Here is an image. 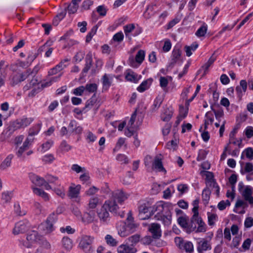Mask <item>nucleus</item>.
I'll return each instance as SVG.
<instances>
[{"mask_svg":"<svg viewBox=\"0 0 253 253\" xmlns=\"http://www.w3.org/2000/svg\"><path fill=\"white\" fill-rule=\"evenodd\" d=\"M56 220V216L55 213H51L47 217L46 221L41 225V230L43 231L45 234L50 233L54 229L53 224Z\"/></svg>","mask_w":253,"mask_h":253,"instance_id":"obj_4","label":"nucleus"},{"mask_svg":"<svg viewBox=\"0 0 253 253\" xmlns=\"http://www.w3.org/2000/svg\"><path fill=\"white\" fill-rule=\"evenodd\" d=\"M93 106L96 108H98V105H97V104H95V99L94 98H91L86 102L85 107L91 108Z\"/></svg>","mask_w":253,"mask_h":253,"instance_id":"obj_62","label":"nucleus"},{"mask_svg":"<svg viewBox=\"0 0 253 253\" xmlns=\"http://www.w3.org/2000/svg\"><path fill=\"white\" fill-rule=\"evenodd\" d=\"M178 224L183 228H187L188 219L186 217L180 216L177 219Z\"/></svg>","mask_w":253,"mask_h":253,"instance_id":"obj_50","label":"nucleus"},{"mask_svg":"<svg viewBox=\"0 0 253 253\" xmlns=\"http://www.w3.org/2000/svg\"><path fill=\"white\" fill-rule=\"evenodd\" d=\"M163 99L161 97L158 96L154 100L153 105L151 106V110L152 112H156L160 107Z\"/></svg>","mask_w":253,"mask_h":253,"instance_id":"obj_35","label":"nucleus"},{"mask_svg":"<svg viewBox=\"0 0 253 253\" xmlns=\"http://www.w3.org/2000/svg\"><path fill=\"white\" fill-rule=\"evenodd\" d=\"M211 190L209 188H205L202 193V198L203 200L208 201L210 199Z\"/></svg>","mask_w":253,"mask_h":253,"instance_id":"obj_63","label":"nucleus"},{"mask_svg":"<svg viewBox=\"0 0 253 253\" xmlns=\"http://www.w3.org/2000/svg\"><path fill=\"white\" fill-rule=\"evenodd\" d=\"M214 121V118L212 114L208 112L206 114V120L205 122V128H207L209 125H211Z\"/></svg>","mask_w":253,"mask_h":253,"instance_id":"obj_44","label":"nucleus"},{"mask_svg":"<svg viewBox=\"0 0 253 253\" xmlns=\"http://www.w3.org/2000/svg\"><path fill=\"white\" fill-rule=\"evenodd\" d=\"M94 239V237L91 236H83L79 243V247L86 253H91L93 251L92 244Z\"/></svg>","mask_w":253,"mask_h":253,"instance_id":"obj_2","label":"nucleus"},{"mask_svg":"<svg viewBox=\"0 0 253 253\" xmlns=\"http://www.w3.org/2000/svg\"><path fill=\"white\" fill-rule=\"evenodd\" d=\"M151 216L149 207L145 204L141 205L139 207L138 217L141 220L148 219Z\"/></svg>","mask_w":253,"mask_h":253,"instance_id":"obj_13","label":"nucleus"},{"mask_svg":"<svg viewBox=\"0 0 253 253\" xmlns=\"http://www.w3.org/2000/svg\"><path fill=\"white\" fill-rule=\"evenodd\" d=\"M96 136L91 132L88 131L86 133V140L88 143H93L96 139Z\"/></svg>","mask_w":253,"mask_h":253,"instance_id":"obj_58","label":"nucleus"},{"mask_svg":"<svg viewBox=\"0 0 253 253\" xmlns=\"http://www.w3.org/2000/svg\"><path fill=\"white\" fill-rule=\"evenodd\" d=\"M29 228V223L25 221H20L16 223L13 229V233L14 235L24 233L27 231Z\"/></svg>","mask_w":253,"mask_h":253,"instance_id":"obj_7","label":"nucleus"},{"mask_svg":"<svg viewBox=\"0 0 253 253\" xmlns=\"http://www.w3.org/2000/svg\"><path fill=\"white\" fill-rule=\"evenodd\" d=\"M28 77L26 72L22 73H13L10 78V84L12 85H15L19 83L24 81Z\"/></svg>","mask_w":253,"mask_h":253,"instance_id":"obj_12","label":"nucleus"},{"mask_svg":"<svg viewBox=\"0 0 253 253\" xmlns=\"http://www.w3.org/2000/svg\"><path fill=\"white\" fill-rule=\"evenodd\" d=\"M60 149L62 152H67L72 149V147L66 141H63L61 143Z\"/></svg>","mask_w":253,"mask_h":253,"instance_id":"obj_52","label":"nucleus"},{"mask_svg":"<svg viewBox=\"0 0 253 253\" xmlns=\"http://www.w3.org/2000/svg\"><path fill=\"white\" fill-rule=\"evenodd\" d=\"M173 115V110L171 108H164L161 115V120L164 122L169 121Z\"/></svg>","mask_w":253,"mask_h":253,"instance_id":"obj_25","label":"nucleus"},{"mask_svg":"<svg viewBox=\"0 0 253 253\" xmlns=\"http://www.w3.org/2000/svg\"><path fill=\"white\" fill-rule=\"evenodd\" d=\"M217 215L214 213L208 214V222L210 225H213L214 224L215 221L217 220Z\"/></svg>","mask_w":253,"mask_h":253,"instance_id":"obj_55","label":"nucleus"},{"mask_svg":"<svg viewBox=\"0 0 253 253\" xmlns=\"http://www.w3.org/2000/svg\"><path fill=\"white\" fill-rule=\"evenodd\" d=\"M135 28V26L133 24H130L127 25H126L124 27V32L126 37H128L129 40H131V37L130 36V33L132 32Z\"/></svg>","mask_w":253,"mask_h":253,"instance_id":"obj_43","label":"nucleus"},{"mask_svg":"<svg viewBox=\"0 0 253 253\" xmlns=\"http://www.w3.org/2000/svg\"><path fill=\"white\" fill-rule=\"evenodd\" d=\"M162 160L163 157L161 155H157L153 160L152 169L156 172H162L165 174L167 171L163 167Z\"/></svg>","mask_w":253,"mask_h":253,"instance_id":"obj_6","label":"nucleus"},{"mask_svg":"<svg viewBox=\"0 0 253 253\" xmlns=\"http://www.w3.org/2000/svg\"><path fill=\"white\" fill-rule=\"evenodd\" d=\"M101 203V201L98 197L93 196L89 199L87 205V208L88 210H93Z\"/></svg>","mask_w":253,"mask_h":253,"instance_id":"obj_23","label":"nucleus"},{"mask_svg":"<svg viewBox=\"0 0 253 253\" xmlns=\"http://www.w3.org/2000/svg\"><path fill=\"white\" fill-rule=\"evenodd\" d=\"M208 31V26L206 24H203L202 26L198 29L195 35L198 37H202L205 36Z\"/></svg>","mask_w":253,"mask_h":253,"instance_id":"obj_38","label":"nucleus"},{"mask_svg":"<svg viewBox=\"0 0 253 253\" xmlns=\"http://www.w3.org/2000/svg\"><path fill=\"white\" fill-rule=\"evenodd\" d=\"M216 59V56L213 54L210 58L207 63H206L203 66L202 69L204 70V74H206L208 71L209 67L213 64Z\"/></svg>","mask_w":253,"mask_h":253,"instance_id":"obj_36","label":"nucleus"},{"mask_svg":"<svg viewBox=\"0 0 253 253\" xmlns=\"http://www.w3.org/2000/svg\"><path fill=\"white\" fill-rule=\"evenodd\" d=\"M191 220L192 222L198 224V227L196 230V232H204L206 231V225L198 215H193Z\"/></svg>","mask_w":253,"mask_h":253,"instance_id":"obj_14","label":"nucleus"},{"mask_svg":"<svg viewBox=\"0 0 253 253\" xmlns=\"http://www.w3.org/2000/svg\"><path fill=\"white\" fill-rule=\"evenodd\" d=\"M125 141H126V139L125 138H122V137L118 139V140L116 143V146L114 149V151L119 150L120 149V148L124 144H125Z\"/></svg>","mask_w":253,"mask_h":253,"instance_id":"obj_59","label":"nucleus"},{"mask_svg":"<svg viewBox=\"0 0 253 253\" xmlns=\"http://www.w3.org/2000/svg\"><path fill=\"white\" fill-rule=\"evenodd\" d=\"M81 189V186L80 185L71 183L69 187L68 196L71 198H78L80 195Z\"/></svg>","mask_w":253,"mask_h":253,"instance_id":"obj_17","label":"nucleus"},{"mask_svg":"<svg viewBox=\"0 0 253 253\" xmlns=\"http://www.w3.org/2000/svg\"><path fill=\"white\" fill-rule=\"evenodd\" d=\"M148 230L154 239H159L162 236L161 225L157 223H153L149 225Z\"/></svg>","mask_w":253,"mask_h":253,"instance_id":"obj_9","label":"nucleus"},{"mask_svg":"<svg viewBox=\"0 0 253 253\" xmlns=\"http://www.w3.org/2000/svg\"><path fill=\"white\" fill-rule=\"evenodd\" d=\"M32 189L35 194L41 197L44 201H47L49 200V196L48 194L45 192L42 189L35 187H33Z\"/></svg>","mask_w":253,"mask_h":253,"instance_id":"obj_27","label":"nucleus"},{"mask_svg":"<svg viewBox=\"0 0 253 253\" xmlns=\"http://www.w3.org/2000/svg\"><path fill=\"white\" fill-rule=\"evenodd\" d=\"M30 179L33 184L37 186H41L45 184V180L39 176L33 173L30 175Z\"/></svg>","mask_w":253,"mask_h":253,"instance_id":"obj_24","label":"nucleus"},{"mask_svg":"<svg viewBox=\"0 0 253 253\" xmlns=\"http://www.w3.org/2000/svg\"><path fill=\"white\" fill-rule=\"evenodd\" d=\"M247 88V83L245 80H241L240 82V85L237 86L236 88V91L237 92L239 96H241L243 93L246 91Z\"/></svg>","mask_w":253,"mask_h":253,"instance_id":"obj_29","label":"nucleus"},{"mask_svg":"<svg viewBox=\"0 0 253 253\" xmlns=\"http://www.w3.org/2000/svg\"><path fill=\"white\" fill-rule=\"evenodd\" d=\"M42 237L35 231L30 232L27 236L26 240L24 242L23 245L27 248H31L37 244H40Z\"/></svg>","mask_w":253,"mask_h":253,"instance_id":"obj_3","label":"nucleus"},{"mask_svg":"<svg viewBox=\"0 0 253 253\" xmlns=\"http://www.w3.org/2000/svg\"><path fill=\"white\" fill-rule=\"evenodd\" d=\"M155 213L154 218L156 220H161L166 225H169L171 221V213L169 207L161 203L154 206L152 211Z\"/></svg>","mask_w":253,"mask_h":253,"instance_id":"obj_1","label":"nucleus"},{"mask_svg":"<svg viewBox=\"0 0 253 253\" xmlns=\"http://www.w3.org/2000/svg\"><path fill=\"white\" fill-rule=\"evenodd\" d=\"M152 81L153 80L152 79H149L145 81H143L137 87V90L140 92L144 91L150 87L152 83Z\"/></svg>","mask_w":253,"mask_h":253,"instance_id":"obj_32","label":"nucleus"},{"mask_svg":"<svg viewBox=\"0 0 253 253\" xmlns=\"http://www.w3.org/2000/svg\"><path fill=\"white\" fill-rule=\"evenodd\" d=\"M97 217L101 223H107L110 219V216L107 210L103 206L97 211Z\"/></svg>","mask_w":253,"mask_h":253,"instance_id":"obj_8","label":"nucleus"},{"mask_svg":"<svg viewBox=\"0 0 253 253\" xmlns=\"http://www.w3.org/2000/svg\"><path fill=\"white\" fill-rule=\"evenodd\" d=\"M140 236L138 234H135L131 236L127 239L128 243H130L131 245L136 244L139 241Z\"/></svg>","mask_w":253,"mask_h":253,"instance_id":"obj_51","label":"nucleus"},{"mask_svg":"<svg viewBox=\"0 0 253 253\" xmlns=\"http://www.w3.org/2000/svg\"><path fill=\"white\" fill-rule=\"evenodd\" d=\"M117 229L118 234L121 237H126L130 234V232L128 231L126 225L123 222L117 224Z\"/></svg>","mask_w":253,"mask_h":253,"instance_id":"obj_19","label":"nucleus"},{"mask_svg":"<svg viewBox=\"0 0 253 253\" xmlns=\"http://www.w3.org/2000/svg\"><path fill=\"white\" fill-rule=\"evenodd\" d=\"M105 240L106 243L110 246H116L118 243V242L112 236L109 234H108L105 236Z\"/></svg>","mask_w":253,"mask_h":253,"instance_id":"obj_40","label":"nucleus"},{"mask_svg":"<svg viewBox=\"0 0 253 253\" xmlns=\"http://www.w3.org/2000/svg\"><path fill=\"white\" fill-rule=\"evenodd\" d=\"M125 78L127 81L136 83L140 79V76H138L132 71H127L126 73Z\"/></svg>","mask_w":253,"mask_h":253,"instance_id":"obj_28","label":"nucleus"},{"mask_svg":"<svg viewBox=\"0 0 253 253\" xmlns=\"http://www.w3.org/2000/svg\"><path fill=\"white\" fill-rule=\"evenodd\" d=\"M187 113L188 106L184 108V107L180 106L179 108V114L177 118L176 124L178 125L180 122L186 117Z\"/></svg>","mask_w":253,"mask_h":253,"instance_id":"obj_31","label":"nucleus"},{"mask_svg":"<svg viewBox=\"0 0 253 253\" xmlns=\"http://www.w3.org/2000/svg\"><path fill=\"white\" fill-rule=\"evenodd\" d=\"M181 51L178 47H174L171 54V64H175L181 57Z\"/></svg>","mask_w":253,"mask_h":253,"instance_id":"obj_30","label":"nucleus"},{"mask_svg":"<svg viewBox=\"0 0 253 253\" xmlns=\"http://www.w3.org/2000/svg\"><path fill=\"white\" fill-rule=\"evenodd\" d=\"M102 206L111 212L116 214L118 213L119 207L116 204V201L113 198L111 197L110 199L106 201Z\"/></svg>","mask_w":253,"mask_h":253,"instance_id":"obj_11","label":"nucleus"},{"mask_svg":"<svg viewBox=\"0 0 253 253\" xmlns=\"http://www.w3.org/2000/svg\"><path fill=\"white\" fill-rule=\"evenodd\" d=\"M53 144V141L51 140H48L41 145L39 151L44 153L48 150Z\"/></svg>","mask_w":253,"mask_h":253,"instance_id":"obj_34","label":"nucleus"},{"mask_svg":"<svg viewBox=\"0 0 253 253\" xmlns=\"http://www.w3.org/2000/svg\"><path fill=\"white\" fill-rule=\"evenodd\" d=\"M145 58V52L143 50H139L135 58V60L133 57H130L129 58V63L131 67H137L136 62L140 65L143 61Z\"/></svg>","mask_w":253,"mask_h":253,"instance_id":"obj_10","label":"nucleus"},{"mask_svg":"<svg viewBox=\"0 0 253 253\" xmlns=\"http://www.w3.org/2000/svg\"><path fill=\"white\" fill-rule=\"evenodd\" d=\"M29 66V62H26L22 61H17L15 64H12L10 66V69L13 71H16L18 67H21L22 68H26Z\"/></svg>","mask_w":253,"mask_h":253,"instance_id":"obj_33","label":"nucleus"},{"mask_svg":"<svg viewBox=\"0 0 253 253\" xmlns=\"http://www.w3.org/2000/svg\"><path fill=\"white\" fill-rule=\"evenodd\" d=\"M117 160L121 163V164H127L128 162L127 157L124 154H119L117 156Z\"/></svg>","mask_w":253,"mask_h":253,"instance_id":"obj_60","label":"nucleus"},{"mask_svg":"<svg viewBox=\"0 0 253 253\" xmlns=\"http://www.w3.org/2000/svg\"><path fill=\"white\" fill-rule=\"evenodd\" d=\"M117 251L118 253H135L137 250L132 246L122 244L118 247Z\"/></svg>","mask_w":253,"mask_h":253,"instance_id":"obj_21","label":"nucleus"},{"mask_svg":"<svg viewBox=\"0 0 253 253\" xmlns=\"http://www.w3.org/2000/svg\"><path fill=\"white\" fill-rule=\"evenodd\" d=\"M28 148L24 146L23 145H22L21 147H20L18 149V150L16 152V155L17 156L18 158H25V155H24V152H25L27 150H28Z\"/></svg>","mask_w":253,"mask_h":253,"instance_id":"obj_49","label":"nucleus"},{"mask_svg":"<svg viewBox=\"0 0 253 253\" xmlns=\"http://www.w3.org/2000/svg\"><path fill=\"white\" fill-rule=\"evenodd\" d=\"M85 91V87L84 86L82 85L78 87L75 88L73 90V93L77 96H82Z\"/></svg>","mask_w":253,"mask_h":253,"instance_id":"obj_54","label":"nucleus"},{"mask_svg":"<svg viewBox=\"0 0 253 253\" xmlns=\"http://www.w3.org/2000/svg\"><path fill=\"white\" fill-rule=\"evenodd\" d=\"M114 76L111 74H104L102 79L101 81L103 85V89L108 90L111 85Z\"/></svg>","mask_w":253,"mask_h":253,"instance_id":"obj_18","label":"nucleus"},{"mask_svg":"<svg viewBox=\"0 0 253 253\" xmlns=\"http://www.w3.org/2000/svg\"><path fill=\"white\" fill-rule=\"evenodd\" d=\"M253 189L250 187H246L242 192V196L244 199L250 204H253V197L252 196Z\"/></svg>","mask_w":253,"mask_h":253,"instance_id":"obj_22","label":"nucleus"},{"mask_svg":"<svg viewBox=\"0 0 253 253\" xmlns=\"http://www.w3.org/2000/svg\"><path fill=\"white\" fill-rule=\"evenodd\" d=\"M129 196V194L124 192L122 190H118L112 193V198L117 200L118 202L121 203L126 200Z\"/></svg>","mask_w":253,"mask_h":253,"instance_id":"obj_16","label":"nucleus"},{"mask_svg":"<svg viewBox=\"0 0 253 253\" xmlns=\"http://www.w3.org/2000/svg\"><path fill=\"white\" fill-rule=\"evenodd\" d=\"M41 127V124H37L32 127L30 128L29 130V135L34 137V136L37 135L40 131Z\"/></svg>","mask_w":253,"mask_h":253,"instance_id":"obj_39","label":"nucleus"},{"mask_svg":"<svg viewBox=\"0 0 253 253\" xmlns=\"http://www.w3.org/2000/svg\"><path fill=\"white\" fill-rule=\"evenodd\" d=\"M229 205H230V202L227 200L226 201H222L220 202L217 205V207L219 210L222 211V210H224L227 206H229Z\"/></svg>","mask_w":253,"mask_h":253,"instance_id":"obj_61","label":"nucleus"},{"mask_svg":"<svg viewBox=\"0 0 253 253\" xmlns=\"http://www.w3.org/2000/svg\"><path fill=\"white\" fill-rule=\"evenodd\" d=\"M52 190L57 196L61 198H63L65 195L64 188L61 185H59L56 188H53Z\"/></svg>","mask_w":253,"mask_h":253,"instance_id":"obj_46","label":"nucleus"},{"mask_svg":"<svg viewBox=\"0 0 253 253\" xmlns=\"http://www.w3.org/2000/svg\"><path fill=\"white\" fill-rule=\"evenodd\" d=\"M207 185L212 188L214 190L217 195L219 194V187L216 183L212 179H210L207 181Z\"/></svg>","mask_w":253,"mask_h":253,"instance_id":"obj_37","label":"nucleus"},{"mask_svg":"<svg viewBox=\"0 0 253 253\" xmlns=\"http://www.w3.org/2000/svg\"><path fill=\"white\" fill-rule=\"evenodd\" d=\"M198 244V250L200 253L207 250L209 248V244L208 242L204 239L199 242Z\"/></svg>","mask_w":253,"mask_h":253,"instance_id":"obj_41","label":"nucleus"},{"mask_svg":"<svg viewBox=\"0 0 253 253\" xmlns=\"http://www.w3.org/2000/svg\"><path fill=\"white\" fill-rule=\"evenodd\" d=\"M85 87V91L89 93H93L95 92L97 89V85L95 83L87 84Z\"/></svg>","mask_w":253,"mask_h":253,"instance_id":"obj_47","label":"nucleus"},{"mask_svg":"<svg viewBox=\"0 0 253 253\" xmlns=\"http://www.w3.org/2000/svg\"><path fill=\"white\" fill-rule=\"evenodd\" d=\"M11 197V194L8 192H4L2 193L1 199L5 203L9 202Z\"/></svg>","mask_w":253,"mask_h":253,"instance_id":"obj_64","label":"nucleus"},{"mask_svg":"<svg viewBox=\"0 0 253 253\" xmlns=\"http://www.w3.org/2000/svg\"><path fill=\"white\" fill-rule=\"evenodd\" d=\"M81 1V0H72L71 3L68 5L67 8V11L68 13L74 14L75 13L79 7V4Z\"/></svg>","mask_w":253,"mask_h":253,"instance_id":"obj_26","label":"nucleus"},{"mask_svg":"<svg viewBox=\"0 0 253 253\" xmlns=\"http://www.w3.org/2000/svg\"><path fill=\"white\" fill-rule=\"evenodd\" d=\"M33 121V119L31 118L23 117L13 122L10 126L14 130L24 128L29 126L32 123Z\"/></svg>","mask_w":253,"mask_h":253,"instance_id":"obj_5","label":"nucleus"},{"mask_svg":"<svg viewBox=\"0 0 253 253\" xmlns=\"http://www.w3.org/2000/svg\"><path fill=\"white\" fill-rule=\"evenodd\" d=\"M169 79L170 80H171V78L170 77H161L160 78V84L161 87L164 89L165 90L166 88L167 87L168 83H169Z\"/></svg>","mask_w":253,"mask_h":253,"instance_id":"obj_48","label":"nucleus"},{"mask_svg":"<svg viewBox=\"0 0 253 253\" xmlns=\"http://www.w3.org/2000/svg\"><path fill=\"white\" fill-rule=\"evenodd\" d=\"M209 151H206L205 150H199L198 156L197 157V160L198 161H202L205 159L208 154Z\"/></svg>","mask_w":253,"mask_h":253,"instance_id":"obj_56","label":"nucleus"},{"mask_svg":"<svg viewBox=\"0 0 253 253\" xmlns=\"http://www.w3.org/2000/svg\"><path fill=\"white\" fill-rule=\"evenodd\" d=\"M241 207L244 208L247 207V205L246 203V202L245 201H244L243 200H238L235 204L236 210H235L234 211L236 212H238V213H244V211L241 212V211H236L237 208H238L239 207Z\"/></svg>","mask_w":253,"mask_h":253,"instance_id":"obj_53","label":"nucleus"},{"mask_svg":"<svg viewBox=\"0 0 253 253\" xmlns=\"http://www.w3.org/2000/svg\"><path fill=\"white\" fill-rule=\"evenodd\" d=\"M14 158L13 154H9L3 160V161L0 164V169L1 170H7L11 166L12 160Z\"/></svg>","mask_w":253,"mask_h":253,"instance_id":"obj_20","label":"nucleus"},{"mask_svg":"<svg viewBox=\"0 0 253 253\" xmlns=\"http://www.w3.org/2000/svg\"><path fill=\"white\" fill-rule=\"evenodd\" d=\"M182 250H184L187 253H192L194 250L193 244L189 241L185 242Z\"/></svg>","mask_w":253,"mask_h":253,"instance_id":"obj_45","label":"nucleus"},{"mask_svg":"<svg viewBox=\"0 0 253 253\" xmlns=\"http://www.w3.org/2000/svg\"><path fill=\"white\" fill-rule=\"evenodd\" d=\"M62 242L64 248L66 249L69 250L72 248V241L70 238L64 237L62 239Z\"/></svg>","mask_w":253,"mask_h":253,"instance_id":"obj_42","label":"nucleus"},{"mask_svg":"<svg viewBox=\"0 0 253 253\" xmlns=\"http://www.w3.org/2000/svg\"><path fill=\"white\" fill-rule=\"evenodd\" d=\"M41 66L40 65V64H38L34 67V69L32 70H31V69L27 70L26 71V74L28 75V76L30 75H32V74L35 75L38 72V71L41 69Z\"/></svg>","mask_w":253,"mask_h":253,"instance_id":"obj_57","label":"nucleus"},{"mask_svg":"<svg viewBox=\"0 0 253 253\" xmlns=\"http://www.w3.org/2000/svg\"><path fill=\"white\" fill-rule=\"evenodd\" d=\"M83 215L82 221L85 224L92 223L97 220L95 212L93 211H90L84 212Z\"/></svg>","mask_w":253,"mask_h":253,"instance_id":"obj_15","label":"nucleus"}]
</instances>
